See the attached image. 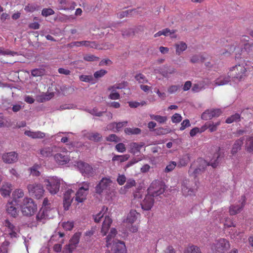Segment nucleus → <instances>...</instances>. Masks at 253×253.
I'll use <instances>...</instances> for the list:
<instances>
[{
	"label": "nucleus",
	"instance_id": "nucleus-33",
	"mask_svg": "<svg viewBox=\"0 0 253 253\" xmlns=\"http://www.w3.org/2000/svg\"><path fill=\"white\" fill-rule=\"evenodd\" d=\"M231 77L228 74V77L221 76L215 81V84L217 85H223L227 84L230 81Z\"/></svg>",
	"mask_w": 253,
	"mask_h": 253
},
{
	"label": "nucleus",
	"instance_id": "nucleus-47",
	"mask_svg": "<svg viewBox=\"0 0 253 253\" xmlns=\"http://www.w3.org/2000/svg\"><path fill=\"white\" fill-rule=\"evenodd\" d=\"M181 190H182V191L183 194L186 196L192 195L194 194V192H195L194 190L193 189L188 188L184 184H182Z\"/></svg>",
	"mask_w": 253,
	"mask_h": 253
},
{
	"label": "nucleus",
	"instance_id": "nucleus-3",
	"mask_svg": "<svg viewBox=\"0 0 253 253\" xmlns=\"http://www.w3.org/2000/svg\"><path fill=\"white\" fill-rule=\"evenodd\" d=\"M37 205L30 198H25L23 200L21 211L24 215L31 216L37 211Z\"/></svg>",
	"mask_w": 253,
	"mask_h": 253
},
{
	"label": "nucleus",
	"instance_id": "nucleus-30",
	"mask_svg": "<svg viewBox=\"0 0 253 253\" xmlns=\"http://www.w3.org/2000/svg\"><path fill=\"white\" fill-rule=\"evenodd\" d=\"M243 138H241L235 142L231 150V153L232 155H235L239 150L241 149V146L243 144Z\"/></svg>",
	"mask_w": 253,
	"mask_h": 253
},
{
	"label": "nucleus",
	"instance_id": "nucleus-41",
	"mask_svg": "<svg viewBox=\"0 0 253 253\" xmlns=\"http://www.w3.org/2000/svg\"><path fill=\"white\" fill-rule=\"evenodd\" d=\"M136 185L135 181L133 179H128L126 181V183L124 187H122L121 189L120 193L123 194V192H122L123 189L128 190V189L131 188L132 187L135 186Z\"/></svg>",
	"mask_w": 253,
	"mask_h": 253
},
{
	"label": "nucleus",
	"instance_id": "nucleus-45",
	"mask_svg": "<svg viewBox=\"0 0 253 253\" xmlns=\"http://www.w3.org/2000/svg\"><path fill=\"white\" fill-rule=\"evenodd\" d=\"M246 147L248 152H251L253 151V137H249L247 139Z\"/></svg>",
	"mask_w": 253,
	"mask_h": 253
},
{
	"label": "nucleus",
	"instance_id": "nucleus-32",
	"mask_svg": "<svg viewBox=\"0 0 253 253\" xmlns=\"http://www.w3.org/2000/svg\"><path fill=\"white\" fill-rule=\"evenodd\" d=\"M190 161V156L189 154H186L182 156L178 163V167H185Z\"/></svg>",
	"mask_w": 253,
	"mask_h": 253
},
{
	"label": "nucleus",
	"instance_id": "nucleus-46",
	"mask_svg": "<svg viewBox=\"0 0 253 253\" xmlns=\"http://www.w3.org/2000/svg\"><path fill=\"white\" fill-rule=\"evenodd\" d=\"M192 166L191 165L189 169L188 173L190 176H192L194 177H196L198 174H201L202 172H203L202 170H201L200 167H198L195 169L193 171H192Z\"/></svg>",
	"mask_w": 253,
	"mask_h": 253
},
{
	"label": "nucleus",
	"instance_id": "nucleus-57",
	"mask_svg": "<svg viewBox=\"0 0 253 253\" xmlns=\"http://www.w3.org/2000/svg\"><path fill=\"white\" fill-rule=\"evenodd\" d=\"M176 166V163L174 161L170 162L168 165L167 166L165 171L169 172L172 171Z\"/></svg>",
	"mask_w": 253,
	"mask_h": 253
},
{
	"label": "nucleus",
	"instance_id": "nucleus-36",
	"mask_svg": "<svg viewBox=\"0 0 253 253\" xmlns=\"http://www.w3.org/2000/svg\"><path fill=\"white\" fill-rule=\"evenodd\" d=\"M184 253H202L200 249L197 246L192 245L187 247Z\"/></svg>",
	"mask_w": 253,
	"mask_h": 253
},
{
	"label": "nucleus",
	"instance_id": "nucleus-31",
	"mask_svg": "<svg viewBox=\"0 0 253 253\" xmlns=\"http://www.w3.org/2000/svg\"><path fill=\"white\" fill-rule=\"evenodd\" d=\"M53 147H45L40 150L41 156L44 158L49 157L52 156Z\"/></svg>",
	"mask_w": 253,
	"mask_h": 253
},
{
	"label": "nucleus",
	"instance_id": "nucleus-35",
	"mask_svg": "<svg viewBox=\"0 0 253 253\" xmlns=\"http://www.w3.org/2000/svg\"><path fill=\"white\" fill-rule=\"evenodd\" d=\"M241 116L238 113H235L231 115L230 117H228L225 121L227 124H231L233 122H237L240 121Z\"/></svg>",
	"mask_w": 253,
	"mask_h": 253
},
{
	"label": "nucleus",
	"instance_id": "nucleus-52",
	"mask_svg": "<svg viewBox=\"0 0 253 253\" xmlns=\"http://www.w3.org/2000/svg\"><path fill=\"white\" fill-rule=\"evenodd\" d=\"M107 73V71L104 69H101L94 72L93 76L95 79L102 78Z\"/></svg>",
	"mask_w": 253,
	"mask_h": 253
},
{
	"label": "nucleus",
	"instance_id": "nucleus-38",
	"mask_svg": "<svg viewBox=\"0 0 253 253\" xmlns=\"http://www.w3.org/2000/svg\"><path fill=\"white\" fill-rule=\"evenodd\" d=\"M129 158L128 154H125L123 155H115L112 158V161H119L120 163L124 162L127 161Z\"/></svg>",
	"mask_w": 253,
	"mask_h": 253
},
{
	"label": "nucleus",
	"instance_id": "nucleus-28",
	"mask_svg": "<svg viewBox=\"0 0 253 253\" xmlns=\"http://www.w3.org/2000/svg\"><path fill=\"white\" fill-rule=\"evenodd\" d=\"M85 136L88 140L95 142L100 141L102 138L101 134L98 132H87Z\"/></svg>",
	"mask_w": 253,
	"mask_h": 253
},
{
	"label": "nucleus",
	"instance_id": "nucleus-23",
	"mask_svg": "<svg viewBox=\"0 0 253 253\" xmlns=\"http://www.w3.org/2000/svg\"><path fill=\"white\" fill-rule=\"evenodd\" d=\"M48 210L46 208H41L36 216L37 221L39 223H44L48 218Z\"/></svg>",
	"mask_w": 253,
	"mask_h": 253
},
{
	"label": "nucleus",
	"instance_id": "nucleus-6",
	"mask_svg": "<svg viewBox=\"0 0 253 253\" xmlns=\"http://www.w3.org/2000/svg\"><path fill=\"white\" fill-rule=\"evenodd\" d=\"M165 190V185L161 181L155 180L151 184L148 189V193L154 197L162 194Z\"/></svg>",
	"mask_w": 253,
	"mask_h": 253
},
{
	"label": "nucleus",
	"instance_id": "nucleus-56",
	"mask_svg": "<svg viewBox=\"0 0 253 253\" xmlns=\"http://www.w3.org/2000/svg\"><path fill=\"white\" fill-rule=\"evenodd\" d=\"M63 228L66 230H71L74 227V222L73 221H67L62 223Z\"/></svg>",
	"mask_w": 253,
	"mask_h": 253
},
{
	"label": "nucleus",
	"instance_id": "nucleus-48",
	"mask_svg": "<svg viewBox=\"0 0 253 253\" xmlns=\"http://www.w3.org/2000/svg\"><path fill=\"white\" fill-rule=\"evenodd\" d=\"M40 166L39 165H34L31 169V174L33 176H38L40 175V172L39 169L40 168Z\"/></svg>",
	"mask_w": 253,
	"mask_h": 253
},
{
	"label": "nucleus",
	"instance_id": "nucleus-60",
	"mask_svg": "<svg viewBox=\"0 0 253 253\" xmlns=\"http://www.w3.org/2000/svg\"><path fill=\"white\" fill-rule=\"evenodd\" d=\"M80 80L84 82L89 83L93 80V77L92 76L87 75H81L79 77Z\"/></svg>",
	"mask_w": 253,
	"mask_h": 253
},
{
	"label": "nucleus",
	"instance_id": "nucleus-14",
	"mask_svg": "<svg viewBox=\"0 0 253 253\" xmlns=\"http://www.w3.org/2000/svg\"><path fill=\"white\" fill-rule=\"evenodd\" d=\"M222 114L220 109H208L201 115V118L204 120H209L214 117H218Z\"/></svg>",
	"mask_w": 253,
	"mask_h": 253
},
{
	"label": "nucleus",
	"instance_id": "nucleus-53",
	"mask_svg": "<svg viewBox=\"0 0 253 253\" xmlns=\"http://www.w3.org/2000/svg\"><path fill=\"white\" fill-rule=\"evenodd\" d=\"M99 58L92 54H86L84 56V59L86 61H98Z\"/></svg>",
	"mask_w": 253,
	"mask_h": 253
},
{
	"label": "nucleus",
	"instance_id": "nucleus-16",
	"mask_svg": "<svg viewBox=\"0 0 253 253\" xmlns=\"http://www.w3.org/2000/svg\"><path fill=\"white\" fill-rule=\"evenodd\" d=\"M154 197L148 194L146 195L144 199L141 203V208L145 211H149L151 209L154 204Z\"/></svg>",
	"mask_w": 253,
	"mask_h": 253
},
{
	"label": "nucleus",
	"instance_id": "nucleus-9",
	"mask_svg": "<svg viewBox=\"0 0 253 253\" xmlns=\"http://www.w3.org/2000/svg\"><path fill=\"white\" fill-rule=\"evenodd\" d=\"M76 165L84 176H92L94 175V170L88 164L82 161H79L77 162Z\"/></svg>",
	"mask_w": 253,
	"mask_h": 253
},
{
	"label": "nucleus",
	"instance_id": "nucleus-10",
	"mask_svg": "<svg viewBox=\"0 0 253 253\" xmlns=\"http://www.w3.org/2000/svg\"><path fill=\"white\" fill-rule=\"evenodd\" d=\"M89 188V183L83 182V186L80 187L76 194L75 199L77 202L82 203L86 199V196L88 194Z\"/></svg>",
	"mask_w": 253,
	"mask_h": 253
},
{
	"label": "nucleus",
	"instance_id": "nucleus-18",
	"mask_svg": "<svg viewBox=\"0 0 253 253\" xmlns=\"http://www.w3.org/2000/svg\"><path fill=\"white\" fill-rule=\"evenodd\" d=\"M69 46L71 47L74 46L79 47L84 46L85 47H89L91 48H96L97 44L95 42L83 41L80 42H74L69 44Z\"/></svg>",
	"mask_w": 253,
	"mask_h": 253
},
{
	"label": "nucleus",
	"instance_id": "nucleus-43",
	"mask_svg": "<svg viewBox=\"0 0 253 253\" xmlns=\"http://www.w3.org/2000/svg\"><path fill=\"white\" fill-rule=\"evenodd\" d=\"M220 121L216 123L208 122V126H209L208 128L211 132L215 131L217 129V127L220 125Z\"/></svg>",
	"mask_w": 253,
	"mask_h": 253
},
{
	"label": "nucleus",
	"instance_id": "nucleus-49",
	"mask_svg": "<svg viewBox=\"0 0 253 253\" xmlns=\"http://www.w3.org/2000/svg\"><path fill=\"white\" fill-rule=\"evenodd\" d=\"M9 242L4 241L0 246V253H8Z\"/></svg>",
	"mask_w": 253,
	"mask_h": 253
},
{
	"label": "nucleus",
	"instance_id": "nucleus-64",
	"mask_svg": "<svg viewBox=\"0 0 253 253\" xmlns=\"http://www.w3.org/2000/svg\"><path fill=\"white\" fill-rule=\"evenodd\" d=\"M106 140L110 142H117L120 140L119 137L115 134H111L109 135L107 138Z\"/></svg>",
	"mask_w": 253,
	"mask_h": 253
},
{
	"label": "nucleus",
	"instance_id": "nucleus-25",
	"mask_svg": "<svg viewBox=\"0 0 253 253\" xmlns=\"http://www.w3.org/2000/svg\"><path fill=\"white\" fill-rule=\"evenodd\" d=\"M140 214L137 212L135 210H131L128 214L126 222L130 224H133L136 219L140 216Z\"/></svg>",
	"mask_w": 253,
	"mask_h": 253
},
{
	"label": "nucleus",
	"instance_id": "nucleus-2",
	"mask_svg": "<svg viewBox=\"0 0 253 253\" xmlns=\"http://www.w3.org/2000/svg\"><path fill=\"white\" fill-rule=\"evenodd\" d=\"M230 248L228 240L224 238L216 239L211 245V249L216 253H224Z\"/></svg>",
	"mask_w": 253,
	"mask_h": 253
},
{
	"label": "nucleus",
	"instance_id": "nucleus-51",
	"mask_svg": "<svg viewBox=\"0 0 253 253\" xmlns=\"http://www.w3.org/2000/svg\"><path fill=\"white\" fill-rule=\"evenodd\" d=\"M88 112L92 115L97 117H101L104 113L106 112V111H99L97 108L95 107L92 110H89Z\"/></svg>",
	"mask_w": 253,
	"mask_h": 253
},
{
	"label": "nucleus",
	"instance_id": "nucleus-20",
	"mask_svg": "<svg viewBox=\"0 0 253 253\" xmlns=\"http://www.w3.org/2000/svg\"><path fill=\"white\" fill-rule=\"evenodd\" d=\"M74 193L72 189H68L64 194L63 205L64 209L68 210L73 200L71 194Z\"/></svg>",
	"mask_w": 253,
	"mask_h": 253
},
{
	"label": "nucleus",
	"instance_id": "nucleus-61",
	"mask_svg": "<svg viewBox=\"0 0 253 253\" xmlns=\"http://www.w3.org/2000/svg\"><path fill=\"white\" fill-rule=\"evenodd\" d=\"M180 87V85H172L168 88V91L169 94H172L177 92Z\"/></svg>",
	"mask_w": 253,
	"mask_h": 253
},
{
	"label": "nucleus",
	"instance_id": "nucleus-54",
	"mask_svg": "<svg viewBox=\"0 0 253 253\" xmlns=\"http://www.w3.org/2000/svg\"><path fill=\"white\" fill-rule=\"evenodd\" d=\"M54 14V10L50 8H43L42 11V14L45 17H47Z\"/></svg>",
	"mask_w": 253,
	"mask_h": 253
},
{
	"label": "nucleus",
	"instance_id": "nucleus-15",
	"mask_svg": "<svg viewBox=\"0 0 253 253\" xmlns=\"http://www.w3.org/2000/svg\"><path fill=\"white\" fill-rule=\"evenodd\" d=\"M57 1L58 10H72L77 5L75 2L69 0H57Z\"/></svg>",
	"mask_w": 253,
	"mask_h": 253
},
{
	"label": "nucleus",
	"instance_id": "nucleus-58",
	"mask_svg": "<svg viewBox=\"0 0 253 253\" xmlns=\"http://www.w3.org/2000/svg\"><path fill=\"white\" fill-rule=\"evenodd\" d=\"M43 71L42 69H35L31 71V75L33 77H40L43 75Z\"/></svg>",
	"mask_w": 253,
	"mask_h": 253
},
{
	"label": "nucleus",
	"instance_id": "nucleus-44",
	"mask_svg": "<svg viewBox=\"0 0 253 253\" xmlns=\"http://www.w3.org/2000/svg\"><path fill=\"white\" fill-rule=\"evenodd\" d=\"M154 131L157 135H160L168 134L171 131V130L168 128H165L162 127H160L155 129Z\"/></svg>",
	"mask_w": 253,
	"mask_h": 253
},
{
	"label": "nucleus",
	"instance_id": "nucleus-7",
	"mask_svg": "<svg viewBox=\"0 0 253 253\" xmlns=\"http://www.w3.org/2000/svg\"><path fill=\"white\" fill-rule=\"evenodd\" d=\"M247 69L243 64H238L231 68L228 72L232 78L241 80L246 76Z\"/></svg>",
	"mask_w": 253,
	"mask_h": 253
},
{
	"label": "nucleus",
	"instance_id": "nucleus-37",
	"mask_svg": "<svg viewBox=\"0 0 253 253\" xmlns=\"http://www.w3.org/2000/svg\"><path fill=\"white\" fill-rule=\"evenodd\" d=\"M79 239L80 236L78 234H74L70 240V244L69 245L68 248H70L73 250L76 247V245L79 243Z\"/></svg>",
	"mask_w": 253,
	"mask_h": 253
},
{
	"label": "nucleus",
	"instance_id": "nucleus-34",
	"mask_svg": "<svg viewBox=\"0 0 253 253\" xmlns=\"http://www.w3.org/2000/svg\"><path fill=\"white\" fill-rule=\"evenodd\" d=\"M107 210L108 208L105 206H103L102 207V211L94 216V221L96 223L99 222L101 221V219L103 218V217L104 216V214H106V212L107 211Z\"/></svg>",
	"mask_w": 253,
	"mask_h": 253
},
{
	"label": "nucleus",
	"instance_id": "nucleus-40",
	"mask_svg": "<svg viewBox=\"0 0 253 253\" xmlns=\"http://www.w3.org/2000/svg\"><path fill=\"white\" fill-rule=\"evenodd\" d=\"M141 129L139 128L127 127L125 129V132L128 135L138 134L141 133Z\"/></svg>",
	"mask_w": 253,
	"mask_h": 253
},
{
	"label": "nucleus",
	"instance_id": "nucleus-62",
	"mask_svg": "<svg viewBox=\"0 0 253 253\" xmlns=\"http://www.w3.org/2000/svg\"><path fill=\"white\" fill-rule=\"evenodd\" d=\"M190 121L188 119H185L181 123V126L179 128L180 130H183L186 128L190 126Z\"/></svg>",
	"mask_w": 253,
	"mask_h": 253
},
{
	"label": "nucleus",
	"instance_id": "nucleus-21",
	"mask_svg": "<svg viewBox=\"0 0 253 253\" xmlns=\"http://www.w3.org/2000/svg\"><path fill=\"white\" fill-rule=\"evenodd\" d=\"M112 223V219L107 215L105 216L104 219L103 221L101 232L103 236L106 235V233L109 229L110 226Z\"/></svg>",
	"mask_w": 253,
	"mask_h": 253
},
{
	"label": "nucleus",
	"instance_id": "nucleus-26",
	"mask_svg": "<svg viewBox=\"0 0 253 253\" xmlns=\"http://www.w3.org/2000/svg\"><path fill=\"white\" fill-rule=\"evenodd\" d=\"M145 143L143 142L140 143L132 142L130 143V152L133 154H136L140 152L141 149L144 147Z\"/></svg>",
	"mask_w": 253,
	"mask_h": 253
},
{
	"label": "nucleus",
	"instance_id": "nucleus-50",
	"mask_svg": "<svg viewBox=\"0 0 253 253\" xmlns=\"http://www.w3.org/2000/svg\"><path fill=\"white\" fill-rule=\"evenodd\" d=\"M135 79L139 83L144 84L147 83L148 80L142 74H138L135 76Z\"/></svg>",
	"mask_w": 253,
	"mask_h": 253
},
{
	"label": "nucleus",
	"instance_id": "nucleus-22",
	"mask_svg": "<svg viewBox=\"0 0 253 253\" xmlns=\"http://www.w3.org/2000/svg\"><path fill=\"white\" fill-rule=\"evenodd\" d=\"M3 224L4 226L7 228L9 235L11 238L17 237L15 226L8 219H5Z\"/></svg>",
	"mask_w": 253,
	"mask_h": 253
},
{
	"label": "nucleus",
	"instance_id": "nucleus-5",
	"mask_svg": "<svg viewBox=\"0 0 253 253\" xmlns=\"http://www.w3.org/2000/svg\"><path fill=\"white\" fill-rule=\"evenodd\" d=\"M112 183L113 181L110 177H103L96 185L95 188V192L99 195L102 194L103 192L108 193Z\"/></svg>",
	"mask_w": 253,
	"mask_h": 253
},
{
	"label": "nucleus",
	"instance_id": "nucleus-13",
	"mask_svg": "<svg viewBox=\"0 0 253 253\" xmlns=\"http://www.w3.org/2000/svg\"><path fill=\"white\" fill-rule=\"evenodd\" d=\"M54 159L56 163L60 165H64L68 163L70 161V157L67 151L62 153H58L54 155Z\"/></svg>",
	"mask_w": 253,
	"mask_h": 253
},
{
	"label": "nucleus",
	"instance_id": "nucleus-24",
	"mask_svg": "<svg viewBox=\"0 0 253 253\" xmlns=\"http://www.w3.org/2000/svg\"><path fill=\"white\" fill-rule=\"evenodd\" d=\"M12 191V185L8 182H4L0 189L1 195L3 197L10 195Z\"/></svg>",
	"mask_w": 253,
	"mask_h": 253
},
{
	"label": "nucleus",
	"instance_id": "nucleus-63",
	"mask_svg": "<svg viewBox=\"0 0 253 253\" xmlns=\"http://www.w3.org/2000/svg\"><path fill=\"white\" fill-rule=\"evenodd\" d=\"M243 234V232L241 231H233L232 233L231 234V238L232 239H241Z\"/></svg>",
	"mask_w": 253,
	"mask_h": 253
},
{
	"label": "nucleus",
	"instance_id": "nucleus-19",
	"mask_svg": "<svg viewBox=\"0 0 253 253\" xmlns=\"http://www.w3.org/2000/svg\"><path fill=\"white\" fill-rule=\"evenodd\" d=\"M16 201H12L6 205V211L7 213L12 217H16L19 212L18 209L15 207Z\"/></svg>",
	"mask_w": 253,
	"mask_h": 253
},
{
	"label": "nucleus",
	"instance_id": "nucleus-12",
	"mask_svg": "<svg viewBox=\"0 0 253 253\" xmlns=\"http://www.w3.org/2000/svg\"><path fill=\"white\" fill-rule=\"evenodd\" d=\"M246 198L245 195L241 197V203L238 205H232L229 207V212L231 215H234L240 213L245 206Z\"/></svg>",
	"mask_w": 253,
	"mask_h": 253
},
{
	"label": "nucleus",
	"instance_id": "nucleus-11",
	"mask_svg": "<svg viewBox=\"0 0 253 253\" xmlns=\"http://www.w3.org/2000/svg\"><path fill=\"white\" fill-rule=\"evenodd\" d=\"M220 150V148H218V153L215 154V156L216 157V159L213 162H211L210 163H208L205 160L200 158L197 160V162L198 163V167H200V169L202 171H203L207 166L211 165L212 168H215L218 165L219 162H218V158L220 156V155L218 153V152Z\"/></svg>",
	"mask_w": 253,
	"mask_h": 253
},
{
	"label": "nucleus",
	"instance_id": "nucleus-1",
	"mask_svg": "<svg viewBox=\"0 0 253 253\" xmlns=\"http://www.w3.org/2000/svg\"><path fill=\"white\" fill-rule=\"evenodd\" d=\"M117 231L112 228L106 238V246L111 248V253H126V250L124 242L115 239Z\"/></svg>",
	"mask_w": 253,
	"mask_h": 253
},
{
	"label": "nucleus",
	"instance_id": "nucleus-27",
	"mask_svg": "<svg viewBox=\"0 0 253 253\" xmlns=\"http://www.w3.org/2000/svg\"><path fill=\"white\" fill-rule=\"evenodd\" d=\"M24 134L29 137L33 139H42L45 137V134L44 132L40 131H32L31 130H26Z\"/></svg>",
	"mask_w": 253,
	"mask_h": 253
},
{
	"label": "nucleus",
	"instance_id": "nucleus-42",
	"mask_svg": "<svg viewBox=\"0 0 253 253\" xmlns=\"http://www.w3.org/2000/svg\"><path fill=\"white\" fill-rule=\"evenodd\" d=\"M24 191L21 189H16L13 193V199L12 201H16L17 199L22 198L24 196Z\"/></svg>",
	"mask_w": 253,
	"mask_h": 253
},
{
	"label": "nucleus",
	"instance_id": "nucleus-4",
	"mask_svg": "<svg viewBox=\"0 0 253 253\" xmlns=\"http://www.w3.org/2000/svg\"><path fill=\"white\" fill-rule=\"evenodd\" d=\"M43 183L49 192L54 195L57 193L60 187V180L56 177H50L44 180Z\"/></svg>",
	"mask_w": 253,
	"mask_h": 253
},
{
	"label": "nucleus",
	"instance_id": "nucleus-8",
	"mask_svg": "<svg viewBox=\"0 0 253 253\" xmlns=\"http://www.w3.org/2000/svg\"><path fill=\"white\" fill-rule=\"evenodd\" d=\"M27 189L32 196L38 199L42 197L44 192L42 185L36 183L28 184Z\"/></svg>",
	"mask_w": 253,
	"mask_h": 253
},
{
	"label": "nucleus",
	"instance_id": "nucleus-59",
	"mask_svg": "<svg viewBox=\"0 0 253 253\" xmlns=\"http://www.w3.org/2000/svg\"><path fill=\"white\" fill-rule=\"evenodd\" d=\"M116 150L121 153H124L126 151V148L125 144L123 143L117 144L115 146Z\"/></svg>",
	"mask_w": 253,
	"mask_h": 253
},
{
	"label": "nucleus",
	"instance_id": "nucleus-17",
	"mask_svg": "<svg viewBox=\"0 0 253 253\" xmlns=\"http://www.w3.org/2000/svg\"><path fill=\"white\" fill-rule=\"evenodd\" d=\"M3 161L7 164L14 163L18 160V154L15 152H10L3 154Z\"/></svg>",
	"mask_w": 253,
	"mask_h": 253
},
{
	"label": "nucleus",
	"instance_id": "nucleus-29",
	"mask_svg": "<svg viewBox=\"0 0 253 253\" xmlns=\"http://www.w3.org/2000/svg\"><path fill=\"white\" fill-rule=\"evenodd\" d=\"M174 46L176 49V54L178 55H180L187 47V44L183 42H179L175 43Z\"/></svg>",
	"mask_w": 253,
	"mask_h": 253
},
{
	"label": "nucleus",
	"instance_id": "nucleus-55",
	"mask_svg": "<svg viewBox=\"0 0 253 253\" xmlns=\"http://www.w3.org/2000/svg\"><path fill=\"white\" fill-rule=\"evenodd\" d=\"M182 119V118L181 115L178 113H175L171 117V121L173 123L177 124L180 123Z\"/></svg>",
	"mask_w": 253,
	"mask_h": 253
},
{
	"label": "nucleus",
	"instance_id": "nucleus-39",
	"mask_svg": "<svg viewBox=\"0 0 253 253\" xmlns=\"http://www.w3.org/2000/svg\"><path fill=\"white\" fill-rule=\"evenodd\" d=\"M150 116L151 119L154 120L160 124L165 123L168 119L166 116L155 115H150Z\"/></svg>",
	"mask_w": 253,
	"mask_h": 253
}]
</instances>
